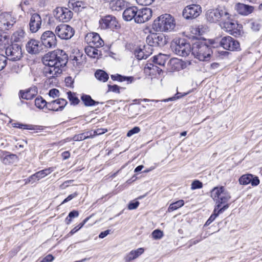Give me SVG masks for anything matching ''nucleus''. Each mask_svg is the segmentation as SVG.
I'll return each mask as SVG.
<instances>
[{
  "label": "nucleus",
  "instance_id": "f257e3e1",
  "mask_svg": "<svg viewBox=\"0 0 262 262\" xmlns=\"http://www.w3.org/2000/svg\"><path fill=\"white\" fill-rule=\"evenodd\" d=\"M68 60L67 54L62 50H56L50 52L44 55L42 61L45 67L43 74L49 80L56 79L62 72Z\"/></svg>",
  "mask_w": 262,
  "mask_h": 262
},
{
  "label": "nucleus",
  "instance_id": "f03ea898",
  "mask_svg": "<svg viewBox=\"0 0 262 262\" xmlns=\"http://www.w3.org/2000/svg\"><path fill=\"white\" fill-rule=\"evenodd\" d=\"M192 54L200 61H208L212 53V51L205 41L197 40L191 48Z\"/></svg>",
  "mask_w": 262,
  "mask_h": 262
},
{
  "label": "nucleus",
  "instance_id": "7ed1b4c3",
  "mask_svg": "<svg viewBox=\"0 0 262 262\" xmlns=\"http://www.w3.org/2000/svg\"><path fill=\"white\" fill-rule=\"evenodd\" d=\"M176 26L174 17H157L153 23L152 28L157 32H168L173 30Z\"/></svg>",
  "mask_w": 262,
  "mask_h": 262
},
{
  "label": "nucleus",
  "instance_id": "20e7f679",
  "mask_svg": "<svg viewBox=\"0 0 262 262\" xmlns=\"http://www.w3.org/2000/svg\"><path fill=\"white\" fill-rule=\"evenodd\" d=\"M211 196L216 202V209L227 203L231 198L230 194L224 186L213 188L211 191Z\"/></svg>",
  "mask_w": 262,
  "mask_h": 262
},
{
  "label": "nucleus",
  "instance_id": "39448f33",
  "mask_svg": "<svg viewBox=\"0 0 262 262\" xmlns=\"http://www.w3.org/2000/svg\"><path fill=\"white\" fill-rule=\"evenodd\" d=\"M171 47L176 54L181 56H187L191 52L190 43L183 38L174 39L171 43Z\"/></svg>",
  "mask_w": 262,
  "mask_h": 262
},
{
  "label": "nucleus",
  "instance_id": "423d86ee",
  "mask_svg": "<svg viewBox=\"0 0 262 262\" xmlns=\"http://www.w3.org/2000/svg\"><path fill=\"white\" fill-rule=\"evenodd\" d=\"M5 53L7 59L11 61L18 60L23 56L21 48L16 43H12L6 47Z\"/></svg>",
  "mask_w": 262,
  "mask_h": 262
},
{
  "label": "nucleus",
  "instance_id": "0eeeda50",
  "mask_svg": "<svg viewBox=\"0 0 262 262\" xmlns=\"http://www.w3.org/2000/svg\"><path fill=\"white\" fill-rule=\"evenodd\" d=\"M147 46L163 47L166 44L165 37L162 34L152 33L148 35L146 39Z\"/></svg>",
  "mask_w": 262,
  "mask_h": 262
},
{
  "label": "nucleus",
  "instance_id": "6e6552de",
  "mask_svg": "<svg viewBox=\"0 0 262 262\" xmlns=\"http://www.w3.org/2000/svg\"><path fill=\"white\" fill-rule=\"evenodd\" d=\"M42 46L47 48H53L57 45V39L55 34L51 31L43 32L40 37Z\"/></svg>",
  "mask_w": 262,
  "mask_h": 262
},
{
  "label": "nucleus",
  "instance_id": "1a4fd4ad",
  "mask_svg": "<svg viewBox=\"0 0 262 262\" xmlns=\"http://www.w3.org/2000/svg\"><path fill=\"white\" fill-rule=\"evenodd\" d=\"M57 35L62 39H70L74 34L73 29L69 25L61 24L55 29Z\"/></svg>",
  "mask_w": 262,
  "mask_h": 262
},
{
  "label": "nucleus",
  "instance_id": "9d476101",
  "mask_svg": "<svg viewBox=\"0 0 262 262\" xmlns=\"http://www.w3.org/2000/svg\"><path fill=\"white\" fill-rule=\"evenodd\" d=\"M220 46L229 51H237L240 49L239 43L231 36H226L219 42Z\"/></svg>",
  "mask_w": 262,
  "mask_h": 262
},
{
  "label": "nucleus",
  "instance_id": "9b49d317",
  "mask_svg": "<svg viewBox=\"0 0 262 262\" xmlns=\"http://www.w3.org/2000/svg\"><path fill=\"white\" fill-rule=\"evenodd\" d=\"M221 27L231 35L236 36L239 35L242 28L241 25L238 24L236 21L228 20L221 25Z\"/></svg>",
  "mask_w": 262,
  "mask_h": 262
},
{
  "label": "nucleus",
  "instance_id": "f8f14e48",
  "mask_svg": "<svg viewBox=\"0 0 262 262\" xmlns=\"http://www.w3.org/2000/svg\"><path fill=\"white\" fill-rule=\"evenodd\" d=\"M38 94L37 87L32 86L25 90H20L18 92V97L21 103H24L22 100H31L33 99Z\"/></svg>",
  "mask_w": 262,
  "mask_h": 262
},
{
  "label": "nucleus",
  "instance_id": "ddd939ff",
  "mask_svg": "<svg viewBox=\"0 0 262 262\" xmlns=\"http://www.w3.org/2000/svg\"><path fill=\"white\" fill-rule=\"evenodd\" d=\"M85 40L90 46L99 48L103 46L104 42L99 35L95 32L88 33L85 37Z\"/></svg>",
  "mask_w": 262,
  "mask_h": 262
},
{
  "label": "nucleus",
  "instance_id": "4468645a",
  "mask_svg": "<svg viewBox=\"0 0 262 262\" xmlns=\"http://www.w3.org/2000/svg\"><path fill=\"white\" fill-rule=\"evenodd\" d=\"M202 12L201 7L198 5L186 7L183 11V16H199Z\"/></svg>",
  "mask_w": 262,
  "mask_h": 262
},
{
  "label": "nucleus",
  "instance_id": "2eb2a0df",
  "mask_svg": "<svg viewBox=\"0 0 262 262\" xmlns=\"http://www.w3.org/2000/svg\"><path fill=\"white\" fill-rule=\"evenodd\" d=\"M67 101L63 98H59L51 102H48V110L61 111L67 105Z\"/></svg>",
  "mask_w": 262,
  "mask_h": 262
},
{
  "label": "nucleus",
  "instance_id": "dca6fc26",
  "mask_svg": "<svg viewBox=\"0 0 262 262\" xmlns=\"http://www.w3.org/2000/svg\"><path fill=\"white\" fill-rule=\"evenodd\" d=\"M26 47L28 52L32 54H37L42 50V45L39 41L33 39L27 42Z\"/></svg>",
  "mask_w": 262,
  "mask_h": 262
},
{
  "label": "nucleus",
  "instance_id": "f3484780",
  "mask_svg": "<svg viewBox=\"0 0 262 262\" xmlns=\"http://www.w3.org/2000/svg\"><path fill=\"white\" fill-rule=\"evenodd\" d=\"M54 169V167H51L40 170L29 177L28 180L32 183L38 181L51 173Z\"/></svg>",
  "mask_w": 262,
  "mask_h": 262
},
{
  "label": "nucleus",
  "instance_id": "a211bd4d",
  "mask_svg": "<svg viewBox=\"0 0 262 262\" xmlns=\"http://www.w3.org/2000/svg\"><path fill=\"white\" fill-rule=\"evenodd\" d=\"M152 49L148 46H144L142 48L139 47L134 52L135 57L138 60L146 59L151 53Z\"/></svg>",
  "mask_w": 262,
  "mask_h": 262
},
{
  "label": "nucleus",
  "instance_id": "6ab92c4d",
  "mask_svg": "<svg viewBox=\"0 0 262 262\" xmlns=\"http://www.w3.org/2000/svg\"><path fill=\"white\" fill-rule=\"evenodd\" d=\"M234 9L239 14L242 15H248L254 10L253 6L240 3L235 5Z\"/></svg>",
  "mask_w": 262,
  "mask_h": 262
},
{
  "label": "nucleus",
  "instance_id": "aec40b11",
  "mask_svg": "<svg viewBox=\"0 0 262 262\" xmlns=\"http://www.w3.org/2000/svg\"><path fill=\"white\" fill-rule=\"evenodd\" d=\"M0 17V31H4L10 29L16 22L14 17Z\"/></svg>",
  "mask_w": 262,
  "mask_h": 262
},
{
  "label": "nucleus",
  "instance_id": "412c9836",
  "mask_svg": "<svg viewBox=\"0 0 262 262\" xmlns=\"http://www.w3.org/2000/svg\"><path fill=\"white\" fill-rule=\"evenodd\" d=\"M228 14L227 9L223 7H219L215 9H209L206 12V16H223Z\"/></svg>",
  "mask_w": 262,
  "mask_h": 262
},
{
  "label": "nucleus",
  "instance_id": "4be33fe9",
  "mask_svg": "<svg viewBox=\"0 0 262 262\" xmlns=\"http://www.w3.org/2000/svg\"><path fill=\"white\" fill-rule=\"evenodd\" d=\"M41 17H31L29 23L30 30L32 33H36L41 27Z\"/></svg>",
  "mask_w": 262,
  "mask_h": 262
},
{
  "label": "nucleus",
  "instance_id": "5701e85b",
  "mask_svg": "<svg viewBox=\"0 0 262 262\" xmlns=\"http://www.w3.org/2000/svg\"><path fill=\"white\" fill-rule=\"evenodd\" d=\"M144 251V249L142 248H139L135 250H132L125 257L126 261H131L136 259L141 255Z\"/></svg>",
  "mask_w": 262,
  "mask_h": 262
},
{
  "label": "nucleus",
  "instance_id": "b1692460",
  "mask_svg": "<svg viewBox=\"0 0 262 262\" xmlns=\"http://www.w3.org/2000/svg\"><path fill=\"white\" fill-rule=\"evenodd\" d=\"M73 12L67 8L58 7L54 11L55 16H72Z\"/></svg>",
  "mask_w": 262,
  "mask_h": 262
},
{
  "label": "nucleus",
  "instance_id": "393cba45",
  "mask_svg": "<svg viewBox=\"0 0 262 262\" xmlns=\"http://www.w3.org/2000/svg\"><path fill=\"white\" fill-rule=\"evenodd\" d=\"M111 78L113 80H116L120 82L127 81V83H131L134 80V78L132 76H124L118 74L112 75Z\"/></svg>",
  "mask_w": 262,
  "mask_h": 262
},
{
  "label": "nucleus",
  "instance_id": "a878e982",
  "mask_svg": "<svg viewBox=\"0 0 262 262\" xmlns=\"http://www.w3.org/2000/svg\"><path fill=\"white\" fill-rule=\"evenodd\" d=\"M110 5L112 10L120 11L125 7V2L123 0H114Z\"/></svg>",
  "mask_w": 262,
  "mask_h": 262
},
{
  "label": "nucleus",
  "instance_id": "bb28decb",
  "mask_svg": "<svg viewBox=\"0 0 262 262\" xmlns=\"http://www.w3.org/2000/svg\"><path fill=\"white\" fill-rule=\"evenodd\" d=\"M83 5V2L81 1L75 2V0H70L69 2V7H72L75 12L81 11L84 8Z\"/></svg>",
  "mask_w": 262,
  "mask_h": 262
},
{
  "label": "nucleus",
  "instance_id": "cd10ccee",
  "mask_svg": "<svg viewBox=\"0 0 262 262\" xmlns=\"http://www.w3.org/2000/svg\"><path fill=\"white\" fill-rule=\"evenodd\" d=\"M93 138L92 132H87L84 133L75 135L72 138V140L74 141H82L86 139Z\"/></svg>",
  "mask_w": 262,
  "mask_h": 262
},
{
  "label": "nucleus",
  "instance_id": "c85d7f7f",
  "mask_svg": "<svg viewBox=\"0 0 262 262\" xmlns=\"http://www.w3.org/2000/svg\"><path fill=\"white\" fill-rule=\"evenodd\" d=\"M81 99L86 106H93L99 104V102L95 101L88 95L83 94L81 97Z\"/></svg>",
  "mask_w": 262,
  "mask_h": 262
},
{
  "label": "nucleus",
  "instance_id": "c756f323",
  "mask_svg": "<svg viewBox=\"0 0 262 262\" xmlns=\"http://www.w3.org/2000/svg\"><path fill=\"white\" fill-rule=\"evenodd\" d=\"M139 10L135 6L127 8L123 12V16H137Z\"/></svg>",
  "mask_w": 262,
  "mask_h": 262
},
{
  "label": "nucleus",
  "instance_id": "7c9ffc66",
  "mask_svg": "<svg viewBox=\"0 0 262 262\" xmlns=\"http://www.w3.org/2000/svg\"><path fill=\"white\" fill-rule=\"evenodd\" d=\"M167 56L162 54H159L153 57V62L159 66H164L166 63Z\"/></svg>",
  "mask_w": 262,
  "mask_h": 262
},
{
  "label": "nucleus",
  "instance_id": "2f4dec72",
  "mask_svg": "<svg viewBox=\"0 0 262 262\" xmlns=\"http://www.w3.org/2000/svg\"><path fill=\"white\" fill-rule=\"evenodd\" d=\"M35 106L39 108L43 109L46 108L48 110V102H47L42 97H37L35 100Z\"/></svg>",
  "mask_w": 262,
  "mask_h": 262
},
{
  "label": "nucleus",
  "instance_id": "473e14b6",
  "mask_svg": "<svg viewBox=\"0 0 262 262\" xmlns=\"http://www.w3.org/2000/svg\"><path fill=\"white\" fill-rule=\"evenodd\" d=\"M95 77L100 81L106 82L108 79V74L104 71L98 70L95 73Z\"/></svg>",
  "mask_w": 262,
  "mask_h": 262
},
{
  "label": "nucleus",
  "instance_id": "72a5a7b5",
  "mask_svg": "<svg viewBox=\"0 0 262 262\" xmlns=\"http://www.w3.org/2000/svg\"><path fill=\"white\" fill-rule=\"evenodd\" d=\"M95 46H90L85 49L86 54L92 58H96L99 54V51Z\"/></svg>",
  "mask_w": 262,
  "mask_h": 262
},
{
  "label": "nucleus",
  "instance_id": "f704fd0d",
  "mask_svg": "<svg viewBox=\"0 0 262 262\" xmlns=\"http://www.w3.org/2000/svg\"><path fill=\"white\" fill-rule=\"evenodd\" d=\"M24 36L25 32L22 30H19L13 33L12 39L15 42H19L24 39Z\"/></svg>",
  "mask_w": 262,
  "mask_h": 262
},
{
  "label": "nucleus",
  "instance_id": "c9c22d12",
  "mask_svg": "<svg viewBox=\"0 0 262 262\" xmlns=\"http://www.w3.org/2000/svg\"><path fill=\"white\" fill-rule=\"evenodd\" d=\"M253 175L251 174H244L239 179V182L241 185H247L251 183Z\"/></svg>",
  "mask_w": 262,
  "mask_h": 262
},
{
  "label": "nucleus",
  "instance_id": "e433bc0d",
  "mask_svg": "<svg viewBox=\"0 0 262 262\" xmlns=\"http://www.w3.org/2000/svg\"><path fill=\"white\" fill-rule=\"evenodd\" d=\"M184 204V202L183 200H180L176 202L172 203L170 205L168 208V211L171 212L176 210L183 206Z\"/></svg>",
  "mask_w": 262,
  "mask_h": 262
},
{
  "label": "nucleus",
  "instance_id": "4c0bfd02",
  "mask_svg": "<svg viewBox=\"0 0 262 262\" xmlns=\"http://www.w3.org/2000/svg\"><path fill=\"white\" fill-rule=\"evenodd\" d=\"M126 21H130L134 20V22L137 24H142L147 21L150 17H123Z\"/></svg>",
  "mask_w": 262,
  "mask_h": 262
},
{
  "label": "nucleus",
  "instance_id": "58836bf2",
  "mask_svg": "<svg viewBox=\"0 0 262 262\" xmlns=\"http://www.w3.org/2000/svg\"><path fill=\"white\" fill-rule=\"evenodd\" d=\"M249 27L254 31H259L260 28V24L259 22V20L251 19L248 23Z\"/></svg>",
  "mask_w": 262,
  "mask_h": 262
},
{
  "label": "nucleus",
  "instance_id": "ea45409f",
  "mask_svg": "<svg viewBox=\"0 0 262 262\" xmlns=\"http://www.w3.org/2000/svg\"><path fill=\"white\" fill-rule=\"evenodd\" d=\"M152 10L149 8H144L139 10L138 14L137 16H151Z\"/></svg>",
  "mask_w": 262,
  "mask_h": 262
},
{
  "label": "nucleus",
  "instance_id": "a19ab883",
  "mask_svg": "<svg viewBox=\"0 0 262 262\" xmlns=\"http://www.w3.org/2000/svg\"><path fill=\"white\" fill-rule=\"evenodd\" d=\"M68 98L69 99L72 104L76 105L79 102V100L76 96V94L74 93L69 91L67 92Z\"/></svg>",
  "mask_w": 262,
  "mask_h": 262
},
{
  "label": "nucleus",
  "instance_id": "79ce46f5",
  "mask_svg": "<svg viewBox=\"0 0 262 262\" xmlns=\"http://www.w3.org/2000/svg\"><path fill=\"white\" fill-rule=\"evenodd\" d=\"M110 18L109 21V26H108V29H111L112 30L117 29L120 28V25L116 20V17H107Z\"/></svg>",
  "mask_w": 262,
  "mask_h": 262
},
{
  "label": "nucleus",
  "instance_id": "37998d69",
  "mask_svg": "<svg viewBox=\"0 0 262 262\" xmlns=\"http://www.w3.org/2000/svg\"><path fill=\"white\" fill-rule=\"evenodd\" d=\"M79 215V212L77 210H73L69 213L68 216L66 219V223L67 225H69L72 222L73 218L77 217Z\"/></svg>",
  "mask_w": 262,
  "mask_h": 262
},
{
  "label": "nucleus",
  "instance_id": "c03bdc74",
  "mask_svg": "<svg viewBox=\"0 0 262 262\" xmlns=\"http://www.w3.org/2000/svg\"><path fill=\"white\" fill-rule=\"evenodd\" d=\"M109 21L110 18L102 17L99 21L100 28L103 29H108V25H110Z\"/></svg>",
  "mask_w": 262,
  "mask_h": 262
},
{
  "label": "nucleus",
  "instance_id": "a18cd8bd",
  "mask_svg": "<svg viewBox=\"0 0 262 262\" xmlns=\"http://www.w3.org/2000/svg\"><path fill=\"white\" fill-rule=\"evenodd\" d=\"M216 207H214V209L213 210V213L211 215L208 220L206 221L205 226L209 225L214 220L216 219L217 216L219 215L217 212Z\"/></svg>",
  "mask_w": 262,
  "mask_h": 262
},
{
  "label": "nucleus",
  "instance_id": "49530a36",
  "mask_svg": "<svg viewBox=\"0 0 262 262\" xmlns=\"http://www.w3.org/2000/svg\"><path fill=\"white\" fill-rule=\"evenodd\" d=\"M190 31L192 34L196 36H201L204 33V30L203 28H200V27H192L190 29Z\"/></svg>",
  "mask_w": 262,
  "mask_h": 262
},
{
  "label": "nucleus",
  "instance_id": "de8ad7c7",
  "mask_svg": "<svg viewBox=\"0 0 262 262\" xmlns=\"http://www.w3.org/2000/svg\"><path fill=\"white\" fill-rule=\"evenodd\" d=\"M152 237L155 239H161L163 236V233L159 229H156L152 232Z\"/></svg>",
  "mask_w": 262,
  "mask_h": 262
},
{
  "label": "nucleus",
  "instance_id": "09e8293b",
  "mask_svg": "<svg viewBox=\"0 0 262 262\" xmlns=\"http://www.w3.org/2000/svg\"><path fill=\"white\" fill-rule=\"evenodd\" d=\"M203 184L199 180H194L191 183V190H195L196 189H200L202 188Z\"/></svg>",
  "mask_w": 262,
  "mask_h": 262
},
{
  "label": "nucleus",
  "instance_id": "8fccbe9b",
  "mask_svg": "<svg viewBox=\"0 0 262 262\" xmlns=\"http://www.w3.org/2000/svg\"><path fill=\"white\" fill-rule=\"evenodd\" d=\"M7 59V58L6 56L3 55H0V71L4 69L6 66Z\"/></svg>",
  "mask_w": 262,
  "mask_h": 262
},
{
  "label": "nucleus",
  "instance_id": "3c124183",
  "mask_svg": "<svg viewBox=\"0 0 262 262\" xmlns=\"http://www.w3.org/2000/svg\"><path fill=\"white\" fill-rule=\"evenodd\" d=\"M170 63L174 66V70H179L182 65L181 61L177 59L171 60Z\"/></svg>",
  "mask_w": 262,
  "mask_h": 262
},
{
  "label": "nucleus",
  "instance_id": "603ef678",
  "mask_svg": "<svg viewBox=\"0 0 262 262\" xmlns=\"http://www.w3.org/2000/svg\"><path fill=\"white\" fill-rule=\"evenodd\" d=\"M140 127L138 126H135L127 132L126 136L128 137H130L134 134H138V133L140 132Z\"/></svg>",
  "mask_w": 262,
  "mask_h": 262
},
{
  "label": "nucleus",
  "instance_id": "864d4df0",
  "mask_svg": "<svg viewBox=\"0 0 262 262\" xmlns=\"http://www.w3.org/2000/svg\"><path fill=\"white\" fill-rule=\"evenodd\" d=\"M49 95L52 98L59 96V91L56 89H52L49 91Z\"/></svg>",
  "mask_w": 262,
  "mask_h": 262
},
{
  "label": "nucleus",
  "instance_id": "5fc2aeb1",
  "mask_svg": "<svg viewBox=\"0 0 262 262\" xmlns=\"http://www.w3.org/2000/svg\"><path fill=\"white\" fill-rule=\"evenodd\" d=\"M108 91L113 92L114 93H120V87L117 85H108Z\"/></svg>",
  "mask_w": 262,
  "mask_h": 262
},
{
  "label": "nucleus",
  "instance_id": "6e6d98bb",
  "mask_svg": "<svg viewBox=\"0 0 262 262\" xmlns=\"http://www.w3.org/2000/svg\"><path fill=\"white\" fill-rule=\"evenodd\" d=\"M14 127H17L21 129H31L30 125L24 124L19 123H14L13 124Z\"/></svg>",
  "mask_w": 262,
  "mask_h": 262
},
{
  "label": "nucleus",
  "instance_id": "4d7b16f0",
  "mask_svg": "<svg viewBox=\"0 0 262 262\" xmlns=\"http://www.w3.org/2000/svg\"><path fill=\"white\" fill-rule=\"evenodd\" d=\"M140 5L147 6L151 4L155 0H136Z\"/></svg>",
  "mask_w": 262,
  "mask_h": 262
},
{
  "label": "nucleus",
  "instance_id": "13d9d810",
  "mask_svg": "<svg viewBox=\"0 0 262 262\" xmlns=\"http://www.w3.org/2000/svg\"><path fill=\"white\" fill-rule=\"evenodd\" d=\"M223 206L221 207V206L219 208H217V211L216 212L220 214H221L222 213H223L226 210H227L229 207V204H227V203L226 204H223Z\"/></svg>",
  "mask_w": 262,
  "mask_h": 262
},
{
  "label": "nucleus",
  "instance_id": "bf43d9fd",
  "mask_svg": "<svg viewBox=\"0 0 262 262\" xmlns=\"http://www.w3.org/2000/svg\"><path fill=\"white\" fill-rule=\"evenodd\" d=\"M139 205V202L138 201L131 202L129 203L128 208L129 210H133L136 209Z\"/></svg>",
  "mask_w": 262,
  "mask_h": 262
},
{
  "label": "nucleus",
  "instance_id": "052dcab7",
  "mask_svg": "<svg viewBox=\"0 0 262 262\" xmlns=\"http://www.w3.org/2000/svg\"><path fill=\"white\" fill-rule=\"evenodd\" d=\"M78 193L75 192L72 194H70L67 198H66L63 201V202H62L61 204H64V203H66L70 201H71V200H72L73 198H76L77 195H78Z\"/></svg>",
  "mask_w": 262,
  "mask_h": 262
},
{
  "label": "nucleus",
  "instance_id": "680f3d73",
  "mask_svg": "<svg viewBox=\"0 0 262 262\" xmlns=\"http://www.w3.org/2000/svg\"><path fill=\"white\" fill-rule=\"evenodd\" d=\"M107 131V129L104 128H98L94 131L93 133H92V135H93V137L96 135H100L105 133Z\"/></svg>",
  "mask_w": 262,
  "mask_h": 262
},
{
  "label": "nucleus",
  "instance_id": "e2e57ef3",
  "mask_svg": "<svg viewBox=\"0 0 262 262\" xmlns=\"http://www.w3.org/2000/svg\"><path fill=\"white\" fill-rule=\"evenodd\" d=\"M16 156L15 155H8L5 156L3 159V162L5 164H7L8 162H11L10 160H12L13 158H16Z\"/></svg>",
  "mask_w": 262,
  "mask_h": 262
},
{
  "label": "nucleus",
  "instance_id": "0e129e2a",
  "mask_svg": "<svg viewBox=\"0 0 262 262\" xmlns=\"http://www.w3.org/2000/svg\"><path fill=\"white\" fill-rule=\"evenodd\" d=\"M66 85L69 87H73V79L71 77H68L65 79Z\"/></svg>",
  "mask_w": 262,
  "mask_h": 262
},
{
  "label": "nucleus",
  "instance_id": "69168bd1",
  "mask_svg": "<svg viewBox=\"0 0 262 262\" xmlns=\"http://www.w3.org/2000/svg\"><path fill=\"white\" fill-rule=\"evenodd\" d=\"M54 257L52 255L48 254L39 262H51L54 260Z\"/></svg>",
  "mask_w": 262,
  "mask_h": 262
},
{
  "label": "nucleus",
  "instance_id": "338daca9",
  "mask_svg": "<svg viewBox=\"0 0 262 262\" xmlns=\"http://www.w3.org/2000/svg\"><path fill=\"white\" fill-rule=\"evenodd\" d=\"M253 186H257L259 184V180L257 177H252V180L250 183Z\"/></svg>",
  "mask_w": 262,
  "mask_h": 262
},
{
  "label": "nucleus",
  "instance_id": "774afa93",
  "mask_svg": "<svg viewBox=\"0 0 262 262\" xmlns=\"http://www.w3.org/2000/svg\"><path fill=\"white\" fill-rule=\"evenodd\" d=\"M110 233V230H106L104 231L101 232L99 235V237L100 238H103L106 237Z\"/></svg>",
  "mask_w": 262,
  "mask_h": 262
}]
</instances>
